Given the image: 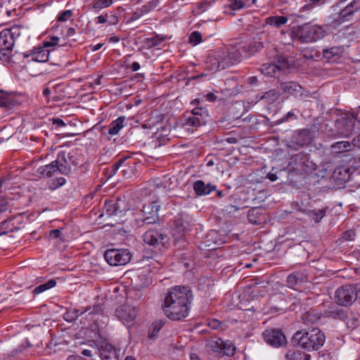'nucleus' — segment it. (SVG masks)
Here are the masks:
<instances>
[{"instance_id": "nucleus-55", "label": "nucleus", "mask_w": 360, "mask_h": 360, "mask_svg": "<svg viewBox=\"0 0 360 360\" xmlns=\"http://www.w3.org/2000/svg\"><path fill=\"white\" fill-rule=\"evenodd\" d=\"M85 312L84 311H81L79 309H74L72 312H68L66 314L68 316H70L72 319L77 318L79 316L82 315Z\"/></svg>"}, {"instance_id": "nucleus-31", "label": "nucleus", "mask_w": 360, "mask_h": 360, "mask_svg": "<svg viewBox=\"0 0 360 360\" xmlns=\"http://www.w3.org/2000/svg\"><path fill=\"white\" fill-rule=\"evenodd\" d=\"M326 209L322 208L319 210H309L306 212L308 217L315 222H319L326 215Z\"/></svg>"}, {"instance_id": "nucleus-30", "label": "nucleus", "mask_w": 360, "mask_h": 360, "mask_svg": "<svg viewBox=\"0 0 360 360\" xmlns=\"http://www.w3.org/2000/svg\"><path fill=\"white\" fill-rule=\"evenodd\" d=\"M307 161H308V157L306 155L300 153L292 157L291 164H295L297 166L295 169L300 171H305L304 166Z\"/></svg>"}, {"instance_id": "nucleus-23", "label": "nucleus", "mask_w": 360, "mask_h": 360, "mask_svg": "<svg viewBox=\"0 0 360 360\" xmlns=\"http://www.w3.org/2000/svg\"><path fill=\"white\" fill-rule=\"evenodd\" d=\"M221 57L220 51L217 52L215 54L210 55L206 60L207 68L210 70L217 72L222 69Z\"/></svg>"}, {"instance_id": "nucleus-26", "label": "nucleus", "mask_w": 360, "mask_h": 360, "mask_svg": "<svg viewBox=\"0 0 360 360\" xmlns=\"http://www.w3.org/2000/svg\"><path fill=\"white\" fill-rule=\"evenodd\" d=\"M330 149L333 153L338 155L342 153L351 151L353 149V146L352 142L342 141L332 144Z\"/></svg>"}, {"instance_id": "nucleus-7", "label": "nucleus", "mask_w": 360, "mask_h": 360, "mask_svg": "<svg viewBox=\"0 0 360 360\" xmlns=\"http://www.w3.org/2000/svg\"><path fill=\"white\" fill-rule=\"evenodd\" d=\"M83 157L78 150H72L69 152L61 151L56 158V162L60 167V174L68 175L83 163Z\"/></svg>"}, {"instance_id": "nucleus-3", "label": "nucleus", "mask_w": 360, "mask_h": 360, "mask_svg": "<svg viewBox=\"0 0 360 360\" xmlns=\"http://www.w3.org/2000/svg\"><path fill=\"white\" fill-rule=\"evenodd\" d=\"M325 30L322 27L305 23L302 25L295 26L290 32V39L301 44L311 43L322 39Z\"/></svg>"}, {"instance_id": "nucleus-8", "label": "nucleus", "mask_w": 360, "mask_h": 360, "mask_svg": "<svg viewBox=\"0 0 360 360\" xmlns=\"http://www.w3.org/2000/svg\"><path fill=\"white\" fill-rule=\"evenodd\" d=\"M336 302L339 305L349 306L355 300L360 302V288L354 285H345L338 288L335 294Z\"/></svg>"}, {"instance_id": "nucleus-60", "label": "nucleus", "mask_w": 360, "mask_h": 360, "mask_svg": "<svg viewBox=\"0 0 360 360\" xmlns=\"http://www.w3.org/2000/svg\"><path fill=\"white\" fill-rule=\"evenodd\" d=\"M52 120L53 124L58 127H64L66 125L65 123L60 118H53Z\"/></svg>"}, {"instance_id": "nucleus-58", "label": "nucleus", "mask_w": 360, "mask_h": 360, "mask_svg": "<svg viewBox=\"0 0 360 360\" xmlns=\"http://www.w3.org/2000/svg\"><path fill=\"white\" fill-rule=\"evenodd\" d=\"M50 237L53 238H58L60 237L61 231L60 229H53L50 231Z\"/></svg>"}, {"instance_id": "nucleus-53", "label": "nucleus", "mask_w": 360, "mask_h": 360, "mask_svg": "<svg viewBox=\"0 0 360 360\" xmlns=\"http://www.w3.org/2000/svg\"><path fill=\"white\" fill-rule=\"evenodd\" d=\"M355 236V233L353 231H347L342 233V239L345 240H352Z\"/></svg>"}, {"instance_id": "nucleus-15", "label": "nucleus", "mask_w": 360, "mask_h": 360, "mask_svg": "<svg viewBox=\"0 0 360 360\" xmlns=\"http://www.w3.org/2000/svg\"><path fill=\"white\" fill-rule=\"evenodd\" d=\"M210 347L214 352L222 355L232 356L236 353V346L229 340H224L218 338L210 342Z\"/></svg>"}, {"instance_id": "nucleus-36", "label": "nucleus", "mask_w": 360, "mask_h": 360, "mask_svg": "<svg viewBox=\"0 0 360 360\" xmlns=\"http://www.w3.org/2000/svg\"><path fill=\"white\" fill-rule=\"evenodd\" d=\"M280 94L276 89H271L265 92L262 96V99L269 103H272L278 99Z\"/></svg>"}, {"instance_id": "nucleus-48", "label": "nucleus", "mask_w": 360, "mask_h": 360, "mask_svg": "<svg viewBox=\"0 0 360 360\" xmlns=\"http://www.w3.org/2000/svg\"><path fill=\"white\" fill-rule=\"evenodd\" d=\"M258 214V210L257 208L251 209L248 212V219L252 224H256L258 223V220L256 219Z\"/></svg>"}, {"instance_id": "nucleus-11", "label": "nucleus", "mask_w": 360, "mask_h": 360, "mask_svg": "<svg viewBox=\"0 0 360 360\" xmlns=\"http://www.w3.org/2000/svg\"><path fill=\"white\" fill-rule=\"evenodd\" d=\"M144 243L155 248L165 247L169 244V238L162 229H150L143 235Z\"/></svg>"}, {"instance_id": "nucleus-44", "label": "nucleus", "mask_w": 360, "mask_h": 360, "mask_svg": "<svg viewBox=\"0 0 360 360\" xmlns=\"http://www.w3.org/2000/svg\"><path fill=\"white\" fill-rule=\"evenodd\" d=\"M330 314L334 319H338L344 321H346L347 319V313L343 309H335L332 311Z\"/></svg>"}, {"instance_id": "nucleus-22", "label": "nucleus", "mask_w": 360, "mask_h": 360, "mask_svg": "<svg viewBox=\"0 0 360 360\" xmlns=\"http://www.w3.org/2000/svg\"><path fill=\"white\" fill-rule=\"evenodd\" d=\"M193 187L195 193L199 196L208 195L217 188L216 186L211 184H205L202 180L194 182Z\"/></svg>"}, {"instance_id": "nucleus-47", "label": "nucleus", "mask_w": 360, "mask_h": 360, "mask_svg": "<svg viewBox=\"0 0 360 360\" xmlns=\"http://www.w3.org/2000/svg\"><path fill=\"white\" fill-rule=\"evenodd\" d=\"M165 325V321L162 320H160L159 321H156L153 323V330L151 332L149 333V337L153 338L157 333L160 331V330L162 328V327Z\"/></svg>"}, {"instance_id": "nucleus-29", "label": "nucleus", "mask_w": 360, "mask_h": 360, "mask_svg": "<svg viewBox=\"0 0 360 360\" xmlns=\"http://www.w3.org/2000/svg\"><path fill=\"white\" fill-rule=\"evenodd\" d=\"M350 169L349 167H341L334 171L335 177L343 182L350 181Z\"/></svg>"}, {"instance_id": "nucleus-46", "label": "nucleus", "mask_w": 360, "mask_h": 360, "mask_svg": "<svg viewBox=\"0 0 360 360\" xmlns=\"http://www.w3.org/2000/svg\"><path fill=\"white\" fill-rule=\"evenodd\" d=\"M73 15V12L72 10H66L64 11H62L58 16L57 20L58 22H66L68 20H69L72 16Z\"/></svg>"}, {"instance_id": "nucleus-18", "label": "nucleus", "mask_w": 360, "mask_h": 360, "mask_svg": "<svg viewBox=\"0 0 360 360\" xmlns=\"http://www.w3.org/2000/svg\"><path fill=\"white\" fill-rule=\"evenodd\" d=\"M138 310L136 306L129 304L123 305L117 308L115 311L116 316L123 323H130L136 316Z\"/></svg>"}, {"instance_id": "nucleus-64", "label": "nucleus", "mask_w": 360, "mask_h": 360, "mask_svg": "<svg viewBox=\"0 0 360 360\" xmlns=\"http://www.w3.org/2000/svg\"><path fill=\"white\" fill-rule=\"evenodd\" d=\"M101 360H119L117 357V354L111 355V356H105L101 357Z\"/></svg>"}, {"instance_id": "nucleus-52", "label": "nucleus", "mask_w": 360, "mask_h": 360, "mask_svg": "<svg viewBox=\"0 0 360 360\" xmlns=\"http://www.w3.org/2000/svg\"><path fill=\"white\" fill-rule=\"evenodd\" d=\"M245 6V3L241 0H234L231 4L233 10H238Z\"/></svg>"}, {"instance_id": "nucleus-34", "label": "nucleus", "mask_w": 360, "mask_h": 360, "mask_svg": "<svg viewBox=\"0 0 360 360\" xmlns=\"http://www.w3.org/2000/svg\"><path fill=\"white\" fill-rule=\"evenodd\" d=\"M15 105V101L11 95L0 92V108H11Z\"/></svg>"}, {"instance_id": "nucleus-14", "label": "nucleus", "mask_w": 360, "mask_h": 360, "mask_svg": "<svg viewBox=\"0 0 360 360\" xmlns=\"http://www.w3.org/2000/svg\"><path fill=\"white\" fill-rule=\"evenodd\" d=\"M60 38L58 37H51L49 40L44 42V47L32 53L31 60L35 62L45 63L49 60V51L46 49L47 47L56 46L58 45Z\"/></svg>"}, {"instance_id": "nucleus-12", "label": "nucleus", "mask_w": 360, "mask_h": 360, "mask_svg": "<svg viewBox=\"0 0 360 360\" xmlns=\"http://www.w3.org/2000/svg\"><path fill=\"white\" fill-rule=\"evenodd\" d=\"M104 257L111 266H122L131 260V255L127 249H110L105 252Z\"/></svg>"}, {"instance_id": "nucleus-25", "label": "nucleus", "mask_w": 360, "mask_h": 360, "mask_svg": "<svg viewBox=\"0 0 360 360\" xmlns=\"http://www.w3.org/2000/svg\"><path fill=\"white\" fill-rule=\"evenodd\" d=\"M96 347L101 357L117 354L114 346L105 340H101L98 342Z\"/></svg>"}, {"instance_id": "nucleus-6", "label": "nucleus", "mask_w": 360, "mask_h": 360, "mask_svg": "<svg viewBox=\"0 0 360 360\" xmlns=\"http://www.w3.org/2000/svg\"><path fill=\"white\" fill-rule=\"evenodd\" d=\"M295 60L291 57L278 54L273 63H264L260 68L262 74L274 77H278L281 73L294 67Z\"/></svg>"}, {"instance_id": "nucleus-32", "label": "nucleus", "mask_w": 360, "mask_h": 360, "mask_svg": "<svg viewBox=\"0 0 360 360\" xmlns=\"http://www.w3.org/2000/svg\"><path fill=\"white\" fill-rule=\"evenodd\" d=\"M289 360H310L311 356L308 354L302 353L299 351H289L286 354Z\"/></svg>"}, {"instance_id": "nucleus-37", "label": "nucleus", "mask_w": 360, "mask_h": 360, "mask_svg": "<svg viewBox=\"0 0 360 360\" xmlns=\"http://www.w3.org/2000/svg\"><path fill=\"white\" fill-rule=\"evenodd\" d=\"M340 52V47L333 46L330 49H324L323 51V55L324 58L332 60L335 56H338Z\"/></svg>"}, {"instance_id": "nucleus-2", "label": "nucleus", "mask_w": 360, "mask_h": 360, "mask_svg": "<svg viewBox=\"0 0 360 360\" xmlns=\"http://www.w3.org/2000/svg\"><path fill=\"white\" fill-rule=\"evenodd\" d=\"M325 335L318 328H311L297 331L292 336L294 345L310 352L319 349L325 342Z\"/></svg>"}, {"instance_id": "nucleus-28", "label": "nucleus", "mask_w": 360, "mask_h": 360, "mask_svg": "<svg viewBox=\"0 0 360 360\" xmlns=\"http://www.w3.org/2000/svg\"><path fill=\"white\" fill-rule=\"evenodd\" d=\"M126 117L120 116L112 121L109 125L108 134L111 136L118 134L119 131L124 127Z\"/></svg>"}, {"instance_id": "nucleus-16", "label": "nucleus", "mask_w": 360, "mask_h": 360, "mask_svg": "<svg viewBox=\"0 0 360 360\" xmlns=\"http://www.w3.org/2000/svg\"><path fill=\"white\" fill-rule=\"evenodd\" d=\"M264 341L275 347H278L286 342V339L283 333L278 329H267L263 333Z\"/></svg>"}, {"instance_id": "nucleus-21", "label": "nucleus", "mask_w": 360, "mask_h": 360, "mask_svg": "<svg viewBox=\"0 0 360 360\" xmlns=\"http://www.w3.org/2000/svg\"><path fill=\"white\" fill-rule=\"evenodd\" d=\"M288 20L289 18L284 15L269 16L264 19V23L262 25V27L264 28L266 26L269 25L279 29L285 25Z\"/></svg>"}, {"instance_id": "nucleus-27", "label": "nucleus", "mask_w": 360, "mask_h": 360, "mask_svg": "<svg viewBox=\"0 0 360 360\" xmlns=\"http://www.w3.org/2000/svg\"><path fill=\"white\" fill-rule=\"evenodd\" d=\"M15 40L4 30L0 32V52L2 50H12Z\"/></svg>"}, {"instance_id": "nucleus-40", "label": "nucleus", "mask_w": 360, "mask_h": 360, "mask_svg": "<svg viewBox=\"0 0 360 360\" xmlns=\"http://www.w3.org/2000/svg\"><path fill=\"white\" fill-rule=\"evenodd\" d=\"M22 29V27L20 25H14L10 29L5 30L6 32H8V34L15 40V39L18 38L21 35Z\"/></svg>"}, {"instance_id": "nucleus-17", "label": "nucleus", "mask_w": 360, "mask_h": 360, "mask_svg": "<svg viewBox=\"0 0 360 360\" xmlns=\"http://www.w3.org/2000/svg\"><path fill=\"white\" fill-rule=\"evenodd\" d=\"M220 55L221 57L222 69L238 64L241 60V54L239 50L234 47H231L224 51H220Z\"/></svg>"}, {"instance_id": "nucleus-42", "label": "nucleus", "mask_w": 360, "mask_h": 360, "mask_svg": "<svg viewBox=\"0 0 360 360\" xmlns=\"http://www.w3.org/2000/svg\"><path fill=\"white\" fill-rule=\"evenodd\" d=\"M118 169H120V159L105 169V174L108 178H110L117 172Z\"/></svg>"}, {"instance_id": "nucleus-24", "label": "nucleus", "mask_w": 360, "mask_h": 360, "mask_svg": "<svg viewBox=\"0 0 360 360\" xmlns=\"http://www.w3.org/2000/svg\"><path fill=\"white\" fill-rule=\"evenodd\" d=\"M279 89L283 94H285L288 96L297 93H300L302 87L299 84L296 82H287L281 83Z\"/></svg>"}, {"instance_id": "nucleus-57", "label": "nucleus", "mask_w": 360, "mask_h": 360, "mask_svg": "<svg viewBox=\"0 0 360 360\" xmlns=\"http://www.w3.org/2000/svg\"><path fill=\"white\" fill-rule=\"evenodd\" d=\"M12 50H2L1 51V57L0 59L6 60L10 58L11 52Z\"/></svg>"}, {"instance_id": "nucleus-56", "label": "nucleus", "mask_w": 360, "mask_h": 360, "mask_svg": "<svg viewBox=\"0 0 360 360\" xmlns=\"http://www.w3.org/2000/svg\"><path fill=\"white\" fill-rule=\"evenodd\" d=\"M183 215H181L178 219H176V226L182 228L184 230L187 229L188 226V223L186 221V222H184V221L183 220Z\"/></svg>"}, {"instance_id": "nucleus-19", "label": "nucleus", "mask_w": 360, "mask_h": 360, "mask_svg": "<svg viewBox=\"0 0 360 360\" xmlns=\"http://www.w3.org/2000/svg\"><path fill=\"white\" fill-rule=\"evenodd\" d=\"M137 162L130 156H126L120 159V169L123 177L129 179L136 170Z\"/></svg>"}, {"instance_id": "nucleus-13", "label": "nucleus", "mask_w": 360, "mask_h": 360, "mask_svg": "<svg viewBox=\"0 0 360 360\" xmlns=\"http://www.w3.org/2000/svg\"><path fill=\"white\" fill-rule=\"evenodd\" d=\"M160 207L159 200H154L144 204L141 209V225L153 224L158 222L160 220L158 212Z\"/></svg>"}, {"instance_id": "nucleus-59", "label": "nucleus", "mask_w": 360, "mask_h": 360, "mask_svg": "<svg viewBox=\"0 0 360 360\" xmlns=\"http://www.w3.org/2000/svg\"><path fill=\"white\" fill-rule=\"evenodd\" d=\"M141 16H143L142 13L140 12L139 9H137L135 12L132 13L130 18V21H135L139 19Z\"/></svg>"}, {"instance_id": "nucleus-10", "label": "nucleus", "mask_w": 360, "mask_h": 360, "mask_svg": "<svg viewBox=\"0 0 360 360\" xmlns=\"http://www.w3.org/2000/svg\"><path fill=\"white\" fill-rule=\"evenodd\" d=\"M37 172L46 177H52L60 174V167L56 160L49 165L39 167ZM65 183L66 180L64 177L56 176V178L49 180V186L50 189L55 190L63 186Z\"/></svg>"}, {"instance_id": "nucleus-63", "label": "nucleus", "mask_w": 360, "mask_h": 360, "mask_svg": "<svg viewBox=\"0 0 360 360\" xmlns=\"http://www.w3.org/2000/svg\"><path fill=\"white\" fill-rule=\"evenodd\" d=\"M205 97L206 98V99H207V101H211V102H212V101H215V100H216V98H217V96H216L213 93H211V92H210V93L207 94L205 96Z\"/></svg>"}, {"instance_id": "nucleus-61", "label": "nucleus", "mask_w": 360, "mask_h": 360, "mask_svg": "<svg viewBox=\"0 0 360 360\" xmlns=\"http://www.w3.org/2000/svg\"><path fill=\"white\" fill-rule=\"evenodd\" d=\"M353 148H360V134L354 137L352 141Z\"/></svg>"}, {"instance_id": "nucleus-45", "label": "nucleus", "mask_w": 360, "mask_h": 360, "mask_svg": "<svg viewBox=\"0 0 360 360\" xmlns=\"http://www.w3.org/2000/svg\"><path fill=\"white\" fill-rule=\"evenodd\" d=\"M216 236H217V232L214 231H211L206 236L205 243V245L207 247H210V249H216L217 248V242H214V245H212V244L210 243V241L212 240L214 238H215Z\"/></svg>"}, {"instance_id": "nucleus-41", "label": "nucleus", "mask_w": 360, "mask_h": 360, "mask_svg": "<svg viewBox=\"0 0 360 360\" xmlns=\"http://www.w3.org/2000/svg\"><path fill=\"white\" fill-rule=\"evenodd\" d=\"M188 41L193 46L200 44L202 41L201 34L198 31L191 32L188 38Z\"/></svg>"}, {"instance_id": "nucleus-33", "label": "nucleus", "mask_w": 360, "mask_h": 360, "mask_svg": "<svg viewBox=\"0 0 360 360\" xmlns=\"http://www.w3.org/2000/svg\"><path fill=\"white\" fill-rule=\"evenodd\" d=\"M288 287L294 288L299 283L302 282V275L299 272H293L290 274L286 280Z\"/></svg>"}, {"instance_id": "nucleus-54", "label": "nucleus", "mask_w": 360, "mask_h": 360, "mask_svg": "<svg viewBox=\"0 0 360 360\" xmlns=\"http://www.w3.org/2000/svg\"><path fill=\"white\" fill-rule=\"evenodd\" d=\"M346 323H347L348 327L354 328L359 325V320L358 318H352V319L347 318Z\"/></svg>"}, {"instance_id": "nucleus-39", "label": "nucleus", "mask_w": 360, "mask_h": 360, "mask_svg": "<svg viewBox=\"0 0 360 360\" xmlns=\"http://www.w3.org/2000/svg\"><path fill=\"white\" fill-rule=\"evenodd\" d=\"M164 41V38L161 37L158 35H156L153 37L146 38V44L148 47H154L159 44H160Z\"/></svg>"}, {"instance_id": "nucleus-43", "label": "nucleus", "mask_w": 360, "mask_h": 360, "mask_svg": "<svg viewBox=\"0 0 360 360\" xmlns=\"http://www.w3.org/2000/svg\"><path fill=\"white\" fill-rule=\"evenodd\" d=\"M258 39L264 40L262 42H259L258 49H262L264 47V44L266 42H269L271 40V37L269 34H267L265 31L260 32L257 34Z\"/></svg>"}, {"instance_id": "nucleus-4", "label": "nucleus", "mask_w": 360, "mask_h": 360, "mask_svg": "<svg viewBox=\"0 0 360 360\" xmlns=\"http://www.w3.org/2000/svg\"><path fill=\"white\" fill-rule=\"evenodd\" d=\"M200 103L198 99L193 100L192 104L196 105L197 107L191 112L184 115L181 127L185 130L193 132L200 126L206 124L208 111L205 108L198 106Z\"/></svg>"}, {"instance_id": "nucleus-62", "label": "nucleus", "mask_w": 360, "mask_h": 360, "mask_svg": "<svg viewBox=\"0 0 360 360\" xmlns=\"http://www.w3.org/2000/svg\"><path fill=\"white\" fill-rule=\"evenodd\" d=\"M158 1H155V0L150 1L146 4V5L150 11L153 10L158 6Z\"/></svg>"}, {"instance_id": "nucleus-1", "label": "nucleus", "mask_w": 360, "mask_h": 360, "mask_svg": "<svg viewBox=\"0 0 360 360\" xmlns=\"http://www.w3.org/2000/svg\"><path fill=\"white\" fill-rule=\"evenodd\" d=\"M193 294L189 287L175 286L169 290L164 300L163 311L171 320L181 321L188 316Z\"/></svg>"}, {"instance_id": "nucleus-50", "label": "nucleus", "mask_w": 360, "mask_h": 360, "mask_svg": "<svg viewBox=\"0 0 360 360\" xmlns=\"http://www.w3.org/2000/svg\"><path fill=\"white\" fill-rule=\"evenodd\" d=\"M102 311V306L100 304L94 305L93 307H87L85 309V312H88L89 314H97Z\"/></svg>"}, {"instance_id": "nucleus-20", "label": "nucleus", "mask_w": 360, "mask_h": 360, "mask_svg": "<svg viewBox=\"0 0 360 360\" xmlns=\"http://www.w3.org/2000/svg\"><path fill=\"white\" fill-rule=\"evenodd\" d=\"M124 204V201L121 200L105 201L103 210L110 217L117 215L125 210Z\"/></svg>"}, {"instance_id": "nucleus-51", "label": "nucleus", "mask_w": 360, "mask_h": 360, "mask_svg": "<svg viewBox=\"0 0 360 360\" xmlns=\"http://www.w3.org/2000/svg\"><path fill=\"white\" fill-rule=\"evenodd\" d=\"M8 209V202L3 196H0V212H6Z\"/></svg>"}, {"instance_id": "nucleus-35", "label": "nucleus", "mask_w": 360, "mask_h": 360, "mask_svg": "<svg viewBox=\"0 0 360 360\" xmlns=\"http://www.w3.org/2000/svg\"><path fill=\"white\" fill-rule=\"evenodd\" d=\"M56 285V281L54 279H51L46 283L39 285L33 290L34 294H40L47 290L53 288Z\"/></svg>"}, {"instance_id": "nucleus-9", "label": "nucleus", "mask_w": 360, "mask_h": 360, "mask_svg": "<svg viewBox=\"0 0 360 360\" xmlns=\"http://www.w3.org/2000/svg\"><path fill=\"white\" fill-rule=\"evenodd\" d=\"M358 115L354 114L345 115L336 120L335 127L336 132L333 135H339L343 137H349L355 131L356 129V122L360 124V120Z\"/></svg>"}, {"instance_id": "nucleus-49", "label": "nucleus", "mask_w": 360, "mask_h": 360, "mask_svg": "<svg viewBox=\"0 0 360 360\" xmlns=\"http://www.w3.org/2000/svg\"><path fill=\"white\" fill-rule=\"evenodd\" d=\"M105 15H106L107 22H108L109 25H115L117 24L119 19H118V17L115 13H113L112 12L106 13Z\"/></svg>"}, {"instance_id": "nucleus-5", "label": "nucleus", "mask_w": 360, "mask_h": 360, "mask_svg": "<svg viewBox=\"0 0 360 360\" xmlns=\"http://www.w3.org/2000/svg\"><path fill=\"white\" fill-rule=\"evenodd\" d=\"M335 13H332L326 18V24L333 27H336L345 22L351 20L354 14L360 9V0H354L344 8L337 11L338 6H333Z\"/></svg>"}, {"instance_id": "nucleus-38", "label": "nucleus", "mask_w": 360, "mask_h": 360, "mask_svg": "<svg viewBox=\"0 0 360 360\" xmlns=\"http://www.w3.org/2000/svg\"><path fill=\"white\" fill-rule=\"evenodd\" d=\"M113 0H94L92 8L96 11H100L111 6Z\"/></svg>"}]
</instances>
